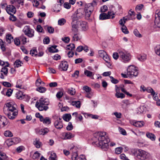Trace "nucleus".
<instances>
[{
	"label": "nucleus",
	"mask_w": 160,
	"mask_h": 160,
	"mask_svg": "<svg viewBox=\"0 0 160 160\" xmlns=\"http://www.w3.org/2000/svg\"><path fill=\"white\" fill-rule=\"evenodd\" d=\"M83 89L87 93L90 92L91 90V88L87 86H84L83 87Z\"/></svg>",
	"instance_id": "obj_57"
},
{
	"label": "nucleus",
	"mask_w": 160,
	"mask_h": 160,
	"mask_svg": "<svg viewBox=\"0 0 160 160\" xmlns=\"http://www.w3.org/2000/svg\"><path fill=\"white\" fill-rule=\"evenodd\" d=\"M146 135L148 138L152 141H154L155 140L156 137L153 134L148 132L146 133Z\"/></svg>",
	"instance_id": "obj_23"
},
{
	"label": "nucleus",
	"mask_w": 160,
	"mask_h": 160,
	"mask_svg": "<svg viewBox=\"0 0 160 160\" xmlns=\"http://www.w3.org/2000/svg\"><path fill=\"white\" fill-rule=\"evenodd\" d=\"M23 31L25 34L29 38H32L34 36V30L28 26L25 27Z\"/></svg>",
	"instance_id": "obj_9"
},
{
	"label": "nucleus",
	"mask_w": 160,
	"mask_h": 160,
	"mask_svg": "<svg viewBox=\"0 0 160 160\" xmlns=\"http://www.w3.org/2000/svg\"><path fill=\"white\" fill-rule=\"evenodd\" d=\"M79 22L80 27L82 31H86L88 29V27L87 22L81 21Z\"/></svg>",
	"instance_id": "obj_16"
},
{
	"label": "nucleus",
	"mask_w": 160,
	"mask_h": 160,
	"mask_svg": "<svg viewBox=\"0 0 160 160\" xmlns=\"http://www.w3.org/2000/svg\"><path fill=\"white\" fill-rule=\"evenodd\" d=\"M12 5L18 8L21 5L22 7L23 6L24 0H11L10 1Z\"/></svg>",
	"instance_id": "obj_13"
},
{
	"label": "nucleus",
	"mask_w": 160,
	"mask_h": 160,
	"mask_svg": "<svg viewBox=\"0 0 160 160\" xmlns=\"http://www.w3.org/2000/svg\"><path fill=\"white\" fill-rule=\"evenodd\" d=\"M22 81L20 80H18L17 82V85L16 87L17 88H19L20 89H22V86L21 83Z\"/></svg>",
	"instance_id": "obj_45"
},
{
	"label": "nucleus",
	"mask_w": 160,
	"mask_h": 160,
	"mask_svg": "<svg viewBox=\"0 0 160 160\" xmlns=\"http://www.w3.org/2000/svg\"><path fill=\"white\" fill-rule=\"evenodd\" d=\"M16 96L17 98L20 100H22L26 98V97H27L28 96L24 95L22 92L18 91L16 93Z\"/></svg>",
	"instance_id": "obj_18"
},
{
	"label": "nucleus",
	"mask_w": 160,
	"mask_h": 160,
	"mask_svg": "<svg viewBox=\"0 0 160 160\" xmlns=\"http://www.w3.org/2000/svg\"><path fill=\"white\" fill-rule=\"evenodd\" d=\"M40 155V153L37 151L35 152L32 156V158L33 159H37L39 157Z\"/></svg>",
	"instance_id": "obj_46"
},
{
	"label": "nucleus",
	"mask_w": 160,
	"mask_h": 160,
	"mask_svg": "<svg viewBox=\"0 0 160 160\" xmlns=\"http://www.w3.org/2000/svg\"><path fill=\"white\" fill-rule=\"evenodd\" d=\"M13 38L11 34H8L6 36V41L9 43H11V41L13 40Z\"/></svg>",
	"instance_id": "obj_29"
},
{
	"label": "nucleus",
	"mask_w": 160,
	"mask_h": 160,
	"mask_svg": "<svg viewBox=\"0 0 160 160\" xmlns=\"http://www.w3.org/2000/svg\"><path fill=\"white\" fill-rule=\"evenodd\" d=\"M138 59L141 62H144L147 59V55L145 54H140L137 56Z\"/></svg>",
	"instance_id": "obj_22"
},
{
	"label": "nucleus",
	"mask_w": 160,
	"mask_h": 160,
	"mask_svg": "<svg viewBox=\"0 0 160 160\" xmlns=\"http://www.w3.org/2000/svg\"><path fill=\"white\" fill-rule=\"evenodd\" d=\"M57 46H52L49 48L48 51L51 52H57L58 51V50L56 49Z\"/></svg>",
	"instance_id": "obj_25"
},
{
	"label": "nucleus",
	"mask_w": 160,
	"mask_h": 160,
	"mask_svg": "<svg viewBox=\"0 0 160 160\" xmlns=\"http://www.w3.org/2000/svg\"><path fill=\"white\" fill-rule=\"evenodd\" d=\"M36 30L38 32H42L43 33L44 32L42 28L40 25H38L37 26Z\"/></svg>",
	"instance_id": "obj_41"
},
{
	"label": "nucleus",
	"mask_w": 160,
	"mask_h": 160,
	"mask_svg": "<svg viewBox=\"0 0 160 160\" xmlns=\"http://www.w3.org/2000/svg\"><path fill=\"white\" fill-rule=\"evenodd\" d=\"M21 61L19 59L17 60L14 63L15 67L18 68L22 66L21 64H22Z\"/></svg>",
	"instance_id": "obj_34"
},
{
	"label": "nucleus",
	"mask_w": 160,
	"mask_h": 160,
	"mask_svg": "<svg viewBox=\"0 0 160 160\" xmlns=\"http://www.w3.org/2000/svg\"><path fill=\"white\" fill-rule=\"evenodd\" d=\"M46 90L47 89L45 88L42 87V86H40L36 88V90L41 93L45 92Z\"/></svg>",
	"instance_id": "obj_33"
},
{
	"label": "nucleus",
	"mask_w": 160,
	"mask_h": 160,
	"mask_svg": "<svg viewBox=\"0 0 160 160\" xmlns=\"http://www.w3.org/2000/svg\"><path fill=\"white\" fill-rule=\"evenodd\" d=\"M122 30L125 34H128L129 33L127 28L125 26H123L122 28Z\"/></svg>",
	"instance_id": "obj_61"
},
{
	"label": "nucleus",
	"mask_w": 160,
	"mask_h": 160,
	"mask_svg": "<svg viewBox=\"0 0 160 160\" xmlns=\"http://www.w3.org/2000/svg\"><path fill=\"white\" fill-rule=\"evenodd\" d=\"M134 35L137 37L140 38L142 37L141 35L137 29H135L133 31Z\"/></svg>",
	"instance_id": "obj_54"
},
{
	"label": "nucleus",
	"mask_w": 160,
	"mask_h": 160,
	"mask_svg": "<svg viewBox=\"0 0 160 160\" xmlns=\"http://www.w3.org/2000/svg\"><path fill=\"white\" fill-rule=\"evenodd\" d=\"M14 144H16L19 143L20 141V139L18 138H12Z\"/></svg>",
	"instance_id": "obj_49"
},
{
	"label": "nucleus",
	"mask_w": 160,
	"mask_h": 160,
	"mask_svg": "<svg viewBox=\"0 0 160 160\" xmlns=\"http://www.w3.org/2000/svg\"><path fill=\"white\" fill-rule=\"evenodd\" d=\"M74 135L72 133L68 132L65 133V139H70L74 137Z\"/></svg>",
	"instance_id": "obj_32"
},
{
	"label": "nucleus",
	"mask_w": 160,
	"mask_h": 160,
	"mask_svg": "<svg viewBox=\"0 0 160 160\" xmlns=\"http://www.w3.org/2000/svg\"><path fill=\"white\" fill-rule=\"evenodd\" d=\"M133 153L134 156L141 160H144L148 158V153L141 149L135 150Z\"/></svg>",
	"instance_id": "obj_3"
},
{
	"label": "nucleus",
	"mask_w": 160,
	"mask_h": 160,
	"mask_svg": "<svg viewBox=\"0 0 160 160\" xmlns=\"http://www.w3.org/2000/svg\"><path fill=\"white\" fill-rule=\"evenodd\" d=\"M6 9L7 13L10 15H12V14H15L16 11V8L12 5H8Z\"/></svg>",
	"instance_id": "obj_14"
},
{
	"label": "nucleus",
	"mask_w": 160,
	"mask_h": 160,
	"mask_svg": "<svg viewBox=\"0 0 160 160\" xmlns=\"http://www.w3.org/2000/svg\"><path fill=\"white\" fill-rule=\"evenodd\" d=\"M49 131V130L47 128H45L40 130L38 133L40 135H44L47 134Z\"/></svg>",
	"instance_id": "obj_26"
},
{
	"label": "nucleus",
	"mask_w": 160,
	"mask_h": 160,
	"mask_svg": "<svg viewBox=\"0 0 160 160\" xmlns=\"http://www.w3.org/2000/svg\"><path fill=\"white\" fill-rule=\"evenodd\" d=\"M94 138L95 142H92L93 145L100 147L104 151H106L108 148V142L110 139L106 135L105 132H98L94 134Z\"/></svg>",
	"instance_id": "obj_1"
},
{
	"label": "nucleus",
	"mask_w": 160,
	"mask_h": 160,
	"mask_svg": "<svg viewBox=\"0 0 160 160\" xmlns=\"http://www.w3.org/2000/svg\"><path fill=\"white\" fill-rule=\"evenodd\" d=\"M119 157L121 159H122V160H129L126 157L125 155L124 154H121L120 155Z\"/></svg>",
	"instance_id": "obj_64"
},
{
	"label": "nucleus",
	"mask_w": 160,
	"mask_h": 160,
	"mask_svg": "<svg viewBox=\"0 0 160 160\" xmlns=\"http://www.w3.org/2000/svg\"><path fill=\"white\" fill-rule=\"evenodd\" d=\"M98 53L99 57L102 58L107 54L105 51L103 50H99L98 52Z\"/></svg>",
	"instance_id": "obj_44"
},
{
	"label": "nucleus",
	"mask_w": 160,
	"mask_h": 160,
	"mask_svg": "<svg viewBox=\"0 0 160 160\" xmlns=\"http://www.w3.org/2000/svg\"><path fill=\"white\" fill-rule=\"evenodd\" d=\"M49 101L47 98H41L38 101L36 102L35 106L40 111H46L48 109V105Z\"/></svg>",
	"instance_id": "obj_2"
},
{
	"label": "nucleus",
	"mask_w": 160,
	"mask_h": 160,
	"mask_svg": "<svg viewBox=\"0 0 160 160\" xmlns=\"http://www.w3.org/2000/svg\"><path fill=\"white\" fill-rule=\"evenodd\" d=\"M78 158V153L77 152H74L73 153L72 158V160H77V159Z\"/></svg>",
	"instance_id": "obj_55"
},
{
	"label": "nucleus",
	"mask_w": 160,
	"mask_h": 160,
	"mask_svg": "<svg viewBox=\"0 0 160 160\" xmlns=\"http://www.w3.org/2000/svg\"><path fill=\"white\" fill-rule=\"evenodd\" d=\"M36 86L38 87L40 86V85H41V86H43L45 84V83L43 82L40 79H37L36 82Z\"/></svg>",
	"instance_id": "obj_36"
},
{
	"label": "nucleus",
	"mask_w": 160,
	"mask_h": 160,
	"mask_svg": "<svg viewBox=\"0 0 160 160\" xmlns=\"http://www.w3.org/2000/svg\"><path fill=\"white\" fill-rule=\"evenodd\" d=\"M6 143L8 146H10L14 144L12 138L8 139L6 141Z\"/></svg>",
	"instance_id": "obj_56"
},
{
	"label": "nucleus",
	"mask_w": 160,
	"mask_h": 160,
	"mask_svg": "<svg viewBox=\"0 0 160 160\" xmlns=\"http://www.w3.org/2000/svg\"><path fill=\"white\" fill-rule=\"evenodd\" d=\"M84 14H85V18L86 19H88L90 16L92 12H90L87 11V10L84 9Z\"/></svg>",
	"instance_id": "obj_38"
},
{
	"label": "nucleus",
	"mask_w": 160,
	"mask_h": 160,
	"mask_svg": "<svg viewBox=\"0 0 160 160\" xmlns=\"http://www.w3.org/2000/svg\"><path fill=\"white\" fill-rule=\"evenodd\" d=\"M17 106L13 102H9L5 104L3 108L4 112L5 111L7 112L13 111L17 110Z\"/></svg>",
	"instance_id": "obj_6"
},
{
	"label": "nucleus",
	"mask_w": 160,
	"mask_h": 160,
	"mask_svg": "<svg viewBox=\"0 0 160 160\" xmlns=\"http://www.w3.org/2000/svg\"><path fill=\"white\" fill-rule=\"evenodd\" d=\"M127 74L128 76L136 77L138 74V72L136 68L133 65H130L127 69Z\"/></svg>",
	"instance_id": "obj_5"
},
{
	"label": "nucleus",
	"mask_w": 160,
	"mask_h": 160,
	"mask_svg": "<svg viewBox=\"0 0 160 160\" xmlns=\"http://www.w3.org/2000/svg\"><path fill=\"white\" fill-rule=\"evenodd\" d=\"M75 48V45L74 44H70L67 45V49L69 50H72Z\"/></svg>",
	"instance_id": "obj_47"
},
{
	"label": "nucleus",
	"mask_w": 160,
	"mask_h": 160,
	"mask_svg": "<svg viewBox=\"0 0 160 160\" xmlns=\"http://www.w3.org/2000/svg\"><path fill=\"white\" fill-rule=\"evenodd\" d=\"M57 155L56 154L53 152L51 153L50 156L49 157V160H57Z\"/></svg>",
	"instance_id": "obj_35"
},
{
	"label": "nucleus",
	"mask_w": 160,
	"mask_h": 160,
	"mask_svg": "<svg viewBox=\"0 0 160 160\" xmlns=\"http://www.w3.org/2000/svg\"><path fill=\"white\" fill-rule=\"evenodd\" d=\"M72 104L73 106H75L78 108H79L80 107L81 103L79 101H73L72 102Z\"/></svg>",
	"instance_id": "obj_30"
},
{
	"label": "nucleus",
	"mask_w": 160,
	"mask_h": 160,
	"mask_svg": "<svg viewBox=\"0 0 160 160\" xmlns=\"http://www.w3.org/2000/svg\"><path fill=\"white\" fill-rule=\"evenodd\" d=\"M6 65L2 67L1 70V75L0 78L1 79L4 78V76H7L8 72V69L7 68L9 66V64L8 62H6Z\"/></svg>",
	"instance_id": "obj_8"
},
{
	"label": "nucleus",
	"mask_w": 160,
	"mask_h": 160,
	"mask_svg": "<svg viewBox=\"0 0 160 160\" xmlns=\"http://www.w3.org/2000/svg\"><path fill=\"white\" fill-rule=\"evenodd\" d=\"M157 49L155 50L156 54L160 56V45L156 47Z\"/></svg>",
	"instance_id": "obj_63"
},
{
	"label": "nucleus",
	"mask_w": 160,
	"mask_h": 160,
	"mask_svg": "<svg viewBox=\"0 0 160 160\" xmlns=\"http://www.w3.org/2000/svg\"><path fill=\"white\" fill-rule=\"evenodd\" d=\"M75 12L79 19L82 18L84 16V11L82 8L78 9Z\"/></svg>",
	"instance_id": "obj_17"
},
{
	"label": "nucleus",
	"mask_w": 160,
	"mask_h": 160,
	"mask_svg": "<svg viewBox=\"0 0 160 160\" xmlns=\"http://www.w3.org/2000/svg\"><path fill=\"white\" fill-rule=\"evenodd\" d=\"M54 126L57 129H61L63 127L62 121H58V120H56L54 122Z\"/></svg>",
	"instance_id": "obj_19"
},
{
	"label": "nucleus",
	"mask_w": 160,
	"mask_h": 160,
	"mask_svg": "<svg viewBox=\"0 0 160 160\" xmlns=\"http://www.w3.org/2000/svg\"><path fill=\"white\" fill-rule=\"evenodd\" d=\"M20 41L22 42V43L23 44H25L27 42V38L23 35H22L19 37Z\"/></svg>",
	"instance_id": "obj_39"
},
{
	"label": "nucleus",
	"mask_w": 160,
	"mask_h": 160,
	"mask_svg": "<svg viewBox=\"0 0 160 160\" xmlns=\"http://www.w3.org/2000/svg\"><path fill=\"white\" fill-rule=\"evenodd\" d=\"M71 18H72V22H73V23H75L74 22L76 21H76L78 19H79V18H78V16H77V15L76 14V13H75V12L72 15V16L71 17Z\"/></svg>",
	"instance_id": "obj_40"
},
{
	"label": "nucleus",
	"mask_w": 160,
	"mask_h": 160,
	"mask_svg": "<svg viewBox=\"0 0 160 160\" xmlns=\"http://www.w3.org/2000/svg\"><path fill=\"white\" fill-rule=\"evenodd\" d=\"M144 6L142 4H140L139 5H137L136 7V10H142V8H143Z\"/></svg>",
	"instance_id": "obj_62"
},
{
	"label": "nucleus",
	"mask_w": 160,
	"mask_h": 160,
	"mask_svg": "<svg viewBox=\"0 0 160 160\" xmlns=\"http://www.w3.org/2000/svg\"><path fill=\"white\" fill-rule=\"evenodd\" d=\"M62 118L64 121L68 122L71 118V116L70 114H66L63 116Z\"/></svg>",
	"instance_id": "obj_27"
},
{
	"label": "nucleus",
	"mask_w": 160,
	"mask_h": 160,
	"mask_svg": "<svg viewBox=\"0 0 160 160\" xmlns=\"http://www.w3.org/2000/svg\"><path fill=\"white\" fill-rule=\"evenodd\" d=\"M6 158V156L5 153L2 152H0V160H5Z\"/></svg>",
	"instance_id": "obj_48"
},
{
	"label": "nucleus",
	"mask_w": 160,
	"mask_h": 160,
	"mask_svg": "<svg viewBox=\"0 0 160 160\" xmlns=\"http://www.w3.org/2000/svg\"><path fill=\"white\" fill-rule=\"evenodd\" d=\"M68 64L67 62L62 61L59 65V69L61 71H66L68 68Z\"/></svg>",
	"instance_id": "obj_15"
},
{
	"label": "nucleus",
	"mask_w": 160,
	"mask_h": 160,
	"mask_svg": "<svg viewBox=\"0 0 160 160\" xmlns=\"http://www.w3.org/2000/svg\"><path fill=\"white\" fill-rule=\"evenodd\" d=\"M6 91V95L8 97H10L12 95L13 92V90L11 88L5 89L4 91Z\"/></svg>",
	"instance_id": "obj_31"
},
{
	"label": "nucleus",
	"mask_w": 160,
	"mask_h": 160,
	"mask_svg": "<svg viewBox=\"0 0 160 160\" xmlns=\"http://www.w3.org/2000/svg\"><path fill=\"white\" fill-rule=\"evenodd\" d=\"M120 57L122 58L123 62H129L131 58V56L130 53L126 51L122 50L119 52Z\"/></svg>",
	"instance_id": "obj_4"
},
{
	"label": "nucleus",
	"mask_w": 160,
	"mask_h": 160,
	"mask_svg": "<svg viewBox=\"0 0 160 160\" xmlns=\"http://www.w3.org/2000/svg\"><path fill=\"white\" fill-rule=\"evenodd\" d=\"M4 135L6 137H11L13 136L12 133L9 130H7L5 131Z\"/></svg>",
	"instance_id": "obj_37"
},
{
	"label": "nucleus",
	"mask_w": 160,
	"mask_h": 160,
	"mask_svg": "<svg viewBox=\"0 0 160 160\" xmlns=\"http://www.w3.org/2000/svg\"><path fill=\"white\" fill-rule=\"evenodd\" d=\"M4 113L7 115L8 118L11 119H13L18 114V110H16L13 111L7 112L5 111Z\"/></svg>",
	"instance_id": "obj_12"
},
{
	"label": "nucleus",
	"mask_w": 160,
	"mask_h": 160,
	"mask_svg": "<svg viewBox=\"0 0 160 160\" xmlns=\"http://www.w3.org/2000/svg\"><path fill=\"white\" fill-rule=\"evenodd\" d=\"M144 123L143 121H134L133 122V125L136 127L141 128L143 126Z\"/></svg>",
	"instance_id": "obj_21"
},
{
	"label": "nucleus",
	"mask_w": 160,
	"mask_h": 160,
	"mask_svg": "<svg viewBox=\"0 0 160 160\" xmlns=\"http://www.w3.org/2000/svg\"><path fill=\"white\" fill-rule=\"evenodd\" d=\"M158 18H156L155 20V24L158 28H160V12L157 14Z\"/></svg>",
	"instance_id": "obj_20"
},
{
	"label": "nucleus",
	"mask_w": 160,
	"mask_h": 160,
	"mask_svg": "<svg viewBox=\"0 0 160 160\" xmlns=\"http://www.w3.org/2000/svg\"><path fill=\"white\" fill-rule=\"evenodd\" d=\"M73 128V126L72 125V123L71 122H69L68 123V125L67 127V129L68 130H71Z\"/></svg>",
	"instance_id": "obj_60"
},
{
	"label": "nucleus",
	"mask_w": 160,
	"mask_h": 160,
	"mask_svg": "<svg viewBox=\"0 0 160 160\" xmlns=\"http://www.w3.org/2000/svg\"><path fill=\"white\" fill-rule=\"evenodd\" d=\"M114 14L111 11H109L107 14L106 13L103 12L100 14L99 15V19L100 20H104L110 18L111 16H112L111 18L113 19L115 16Z\"/></svg>",
	"instance_id": "obj_7"
},
{
	"label": "nucleus",
	"mask_w": 160,
	"mask_h": 160,
	"mask_svg": "<svg viewBox=\"0 0 160 160\" xmlns=\"http://www.w3.org/2000/svg\"><path fill=\"white\" fill-rule=\"evenodd\" d=\"M84 74L87 77H93L94 74L93 72L87 70L84 71Z\"/></svg>",
	"instance_id": "obj_28"
},
{
	"label": "nucleus",
	"mask_w": 160,
	"mask_h": 160,
	"mask_svg": "<svg viewBox=\"0 0 160 160\" xmlns=\"http://www.w3.org/2000/svg\"><path fill=\"white\" fill-rule=\"evenodd\" d=\"M66 20L64 18H62L58 20V25L62 26L66 22Z\"/></svg>",
	"instance_id": "obj_50"
},
{
	"label": "nucleus",
	"mask_w": 160,
	"mask_h": 160,
	"mask_svg": "<svg viewBox=\"0 0 160 160\" xmlns=\"http://www.w3.org/2000/svg\"><path fill=\"white\" fill-rule=\"evenodd\" d=\"M63 95V93L62 92L59 91L57 93L56 96L58 98L60 99L62 97Z\"/></svg>",
	"instance_id": "obj_58"
},
{
	"label": "nucleus",
	"mask_w": 160,
	"mask_h": 160,
	"mask_svg": "<svg viewBox=\"0 0 160 160\" xmlns=\"http://www.w3.org/2000/svg\"><path fill=\"white\" fill-rule=\"evenodd\" d=\"M115 96L118 98H124L125 97V95L123 93H120L119 92L116 93Z\"/></svg>",
	"instance_id": "obj_43"
},
{
	"label": "nucleus",
	"mask_w": 160,
	"mask_h": 160,
	"mask_svg": "<svg viewBox=\"0 0 160 160\" xmlns=\"http://www.w3.org/2000/svg\"><path fill=\"white\" fill-rule=\"evenodd\" d=\"M97 5L96 0H93L92 2L88 3L85 6V9L88 12H92L94 10V7Z\"/></svg>",
	"instance_id": "obj_11"
},
{
	"label": "nucleus",
	"mask_w": 160,
	"mask_h": 160,
	"mask_svg": "<svg viewBox=\"0 0 160 160\" xmlns=\"http://www.w3.org/2000/svg\"><path fill=\"white\" fill-rule=\"evenodd\" d=\"M34 144L37 148H39L40 147L41 142L39 141V140L36 139L35 141L34 142Z\"/></svg>",
	"instance_id": "obj_42"
},
{
	"label": "nucleus",
	"mask_w": 160,
	"mask_h": 160,
	"mask_svg": "<svg viewBox=\"0 0 160 160\" xmlns=\"http://www.w3.org/2000/svg\"><path fill=\"white\" fill-rule=\"evenodd\" d=\"M30 54L32 56H36L38 55L37 52L35 49L31 50L30 52Z\"/></svg>",
	"instance_id": "obj_59"
},
{
	"label": "nucleus",
	"mask_w": 160,
	"mask_h": 160,
	"mask_svg": "<svg viewBox=\"0 0 160 160\" xmlns=\"http://www.w3.org/2000/svg\"><path fill=\"white\" fill-rule=\"evenodd\" d=\"M109 77L112 83L116 84L119 81L118 80L114 78L113 77L110 76Z\"/></svg>",
	"instance_id": "obj_52"
},
{
	"label": "nucleus",
	"mask_w": 160,
	"mask_h": 160,
	"mask_svg": "<svg viewBox=\"0 0 160 160\" xmlns=\"http://www.w3.org/2000/svg\"><path fill=\"white\" fill-rule=\"evenodd\" d=\"M72 26V30L74 33H77L78 32V29L77 28V25L75 23H73L72 22L71 23Z\"/></svg>",
	"instance_id": "obj_24"
},
{
	"label": "nucleus",
	"mask_w": 160,
	"mask_h": 160,
	"mask_svg": "<svg viewBox=\"0 0 160 160\" xmlns=\"http://www.w3.org/2000/svg\"><path fill=\"white\" fill-rule=\"evenodd\" d=\"M122 151V148L121 147L117 148L115 149V152L117 154H120Z\"/></svg>",
	"instance_id": "obj_51"
},
{
	"label": "nucleus",
	"mask_w": 160,
	"mask_h": 160,
	"mask_svg": "<svg viewBox=\"0 0 160 160\" xmlns=\"http://www.w3.org/2000/svg\"><path fill=\"white\" fill-rule=\"evenodd\" d=\"M14 44L17 46H19L20 44V41L19 38H15L14 39Z\"/></svg>",
	"instance_id": "obj_53"
},
{
	"label": "nucleus",
	"mask_w": 160,
	"mask_h": 160,
	"mask_svg": "<svg viewBox=\"0 0 160 160\" xmlns=\"http://www.w3.org/2000/svg\"><path fill=\"white\" fill-rule=\"evenodd\" d=\"M36 115H39V116H36V117L39 118L40 121L42 122L43 124H49L51 123V119L49 117H46L44 118L43 117L42 115H40L39 113H38Z\"/></svg>",
	"instance_id": "obj_10"
}]
</instances>
